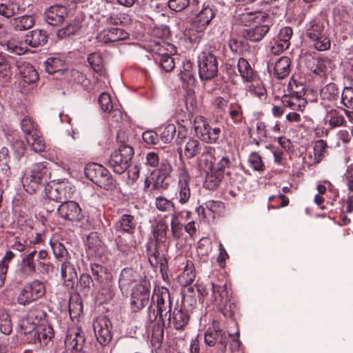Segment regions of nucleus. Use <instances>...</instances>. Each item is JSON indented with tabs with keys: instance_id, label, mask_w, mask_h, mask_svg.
<instances>
[{
	"instance_id": "f257e3e1",
	"label": "nucleus",
	"mask_w": 353,
	"mask_h": 353,
	"mask_svg": "<svg viewBox=\"0 0 353 353\" xmlns=\"http://www.w3.org/2000/svg\"><path fill=\"white\" fill-rule=\"evenodd\" d=\"M18 332L22 336V340L37 348L48 345L54 337V330L50 324L37 323V325H28L27 321L19 323Z\"/></svg>"
},
{
	"instance_id": "f03ea898",
	"label": "nucleus",
	"mask_w": 353,
	"mask_h": 353,
	"mask_svg": "<svg viewBox=\"0 0 353 353\" xmlns=\"http://www.w3.org/2000/svg\"><path fill=\"white\" fill-rule=\"evenodd\" d=\"M51 166L47 161L33 163L30 170L22 179L26 191L33 194L39 187L46 186L51 182Z\"/></svg>"
},
{
	"instance_id": "7ed1b4c3",
	"label": "nucleus",
	"mask_w": 353,
	"mask_h": 353,
	"mask_svg": "<svg viewBox=\"0 0 353 353\" xmlns=\"http://www.w3.org/2000/svg\"><path fill=\"white\" fill-rule=\"evenodd\" d=\"M156 296L157 310L152 309V303L148 308V320L150 323L154 322L159 317L163 326H165V319L172 309L170 290L165 287L159 288L158 291L152 296Z\"/></svg>"
},
{
	"instance_id": "20e7f679",
	"label": "nucleus",
	"mask_w": 353,
	"mask_h": 353,
	"mask_svg": "<svg viewBox=\"0 0 353 353\" xmlns=\"http://www.w3.org/2000/svg\"><path fill=\"white\" fill-rule=\"evenodd\" d=\"M86 177L93 183L108 191L117 188V181L110 171L103 165L97 163H88L85 168Z\"/></svg>"
},
{
	"instance_id": "39448f33",
	"label": "nucleus",
	"mask_w": 353,
	"mask_h": 353,
	"mask_svg": "<svg viewBox=\"0 0 353 353\" xmlns=\"http://www.w3.org/2000/svg\"><path fill=\"white\" fill-rule=\"evenodd\" d=\"M134 155L133 148H116L105 164L116 174H121L130 166Z\"/></svg>"
},
{
	"instance_id": "423d86ee",
	"label": "nucleus",
	"mask_w": 353,
	"mask_h": 353,
	"mask_svg": "<svg viewBox=\"0 0 353 353\" xmlns=\"http://www.w3.org/2000/svg\"><path fill=\"white\" fill-rule=\"evenodd\" d=\"M46 293L45 283L41 280L34 279L21 288L17 301L19 305L26 306L44 296Z\"/></svg>"
},
{
	"instance_id": "0eeeda50",
	"label": "nucleus",
	"mask_w": 353,
	"mask_h": 353,
	"mask_svg": "<svg viewBox=\"0 0 353 353\" xmlns=\"http://www.w3.org/2000/svg\"><path fill=\"white\" fill-rule=\"evenodd\" d=\"M199 75L202 81H209L217 76L219 63L212 52H202L198 59Z\"/></svg>"
},
{
	"instance_id": "6e6552de",
	"label": "nucleus",
	"mask_w": 353,
	"mask_h": 353,
	"mask_svg": "<svg viewBox=\"0 0 353 353\" xmlns=\"http://www.w3.org/2000/svg\"><path fill=\"white\" fill-rule=\"evenodd\" d=\"M216 11L214 5L200 1V8L198 9L196 7L195 11L191 12L194 15L192 26L199 32L205 30L215 17Z\"/></svg>"
},
{
	"instance_id": "1a4fd4ad",
	"label": "nucleus",
	"mask_w": 353,
	"mask_h": 353,
	"mask_svg": "<svg viewBox=\"0 0 353 353\" xmlns=\"http://www.w3.org/2000/svg\"><path fill=\"white\" fill-rule=\"evenodd\" d=\"M191 312L183 305H176L165 319L164 327L184 331L189 325Z\"/></svg>"
},
{
	"instance_id": "9d476101",
	"label": "nucleus",
	"mask_w": 353,
	"mask_h": 353,
	"mask_svg": "<svg viewBox=\"0 0 353 353\" xmlns=\"http://www.w3.org/2000/svg\"><path fill=\"white\" fill-rule=\"evenodd\" d=\"M71 190L72 188L68 181L56 182L54 179H52L44 188L46 195L49 201L60 203L71 198Z\"/></svg>"
},
{
	"instance_id": "9b49d317",
	"label": "nucleus",
	"mask_w": 353,
	"mask_h": 353,
	"mask_svg": "<svg viewBox=\"0 0 353 353\" xmlns=\"http://www.w3.org/2000/svg\"><path fill=\"white\" fill-rule=\"evenodd\" d=\"M150 296V283L144 281L136 285L132 289L130 307L132 312H138L148 305Z\"/></svg>"
},
{
	"instance_id": "f8f14e48",
	"label": "nucleus",
	"mask_w": 353,
	"mask_h": 353,
	"mask_svg": "<svg viewBox=\"0 0 353 353\" xmlns=\"http://www.w3.org/2000/svg\"><path fill=\"white\" fill-rule=\"evenodd\" d=\"M59 216L65 221L78 223L85 219V215L79 205L74 201L66 200L57 208Z\"/></svg>"
},
{
	"instance_id": "ddd939ff",
	"label": "nucleus",
	"mask_w": 353,
	"mask_h": 353,
	"mask_svg": "<svg viewBox=\"0 0 353 353\" xmlns=\"http://www.w3.org/2000/svg\"><path fill=\"white\" fill-rule=\"evenodd\" d=\"M194 121L198 125L194 127L195 132L199 139L208 143H215L219 139L221 130L219 127H212L203 117L196 118Z\"/></svg>"
},
{
	"instance_id": "4468645a",
	"label": "nucleus",
	"mask_w": 353,
	"mask_h": 353,
	"mask_svg": "<svg viewBox=\"0 0 353 353\" xmlns=\"http://www.w3.org/2000/svg\"><path fill=\"white\" fill-rule=\"evenodd\" d=\"M37 250H34L28 254H24L19 265L18 275L26 280L36 274H39V267L35 260Z\"/></svg>"
},
{
	"instance_id": "2eb2a0df",
	"label": "nucleus",
	"mask_w": 353,
	"mask_h": 353,
	"mask_svg": "<svg viewBox=\"0 0 353 353\" xmlns=\"http://www.w3.org/2000/svg\"><path fill=\"white\" fill-rule=\"evenodd\" d=\"M147 50L151 54L154 61L174 54L176 47L163 39L151 40L147 46Z\"/></svg>"
},
{
	"instance_id": "dca6fc26",
	"label": "nucleus",
	"mask_w": 353,
	"mask_h": 353,
	"mask_svg": "<svg viewBox=\"0 0 353 353\" xmlns=\"http://www.w3.org/2000/svg\"><path fill=\"white\" fill-rule=\"evenodd\" d=\"M153 242L151 239L146 244V254L148 257V261L154 268H160V270L163 274V272L168 268V262L164 254H161L159 250V245Z\"/></svg>"
},
{
	"instance_id": "f3484780",
	"label": "nucleus",
	"mask_w": 353,
	"mask_h": 353,
	"mask_svg": "<svg viewBox=\"0 0 353 353\" xmlns=\"http://www.w3.org/2000/svg\"><path fill=\"white\" fill-rule=\"evenodd\" d=\"M97 340L101 345H105L112 340V323L107 316L97 319L93 324Z\"/></svg>"
},
{
	"instance_id": "a211bd4d",
	"label": "nucleus",
	"mask_w": 353,
	"mask_h": 353,
	"mask_svg": "<svg viewBox=\"0 0 353 353\" xmlns=\"http://www.w3.org/2000/svg\"><path fill=\"white\" fill-rule=\"evenodd\" d=\"M211 281L212 298L218 306L220 303H226L231 295L228 288V281L223 276Z\"/></svg>"
},
{
	"instance_id": "6ab92c4d",
	"label": "nucleus",
	"mask_w": 353,
	"mask_h": 353,
	"mask_svg": "<svg viewBox=\"0 0 353 353\" xmlns=\"http://www.w3.org/2000/svg\"><path fill=\"white\" fill-rule=\"evenodd\" d=\"M85 342V333L81 327L74 326L69 328L65 339L66 346L77 351V353L83 352Z\"/></svg>"
},
{
	"instance_id": "aec40b11",
	"label": "nucleus",
	"mask_w": 353,
	"mask_h": 353,
	"mask_svg": "<svg viewBox=\"0 0 353 353\" xmlns=\"http://www.w3.org/2000/svg\"><path fill=\"white\" fill-rule=\"evenodd\" d=\"M137 220L130 214H121L114 224L117 233L127 234L133 236L137 227Z\"/></svg>"
},
{
	"instance_id": "412c9836",
	"label": "nucleus",
	"mask_w": 353,
	"mask_h": 353,
	"mask_svg": "<svg viewBox=\"0 0 353 353\" xmlns=\"http://www.w3.org/2000/svg\"><path fill=\"white\" fill-rule=\"evenodd\" d=\"M232 334L230 332H217L214 330H207L205 332V343L209 346H214L215 344L219 345V350L222 353H225L227 350L228 343Z\"/></svg>"
},
{
	"instance_id": "4be33fe9",
	"label": "nucleus",
	"mask_w": 353,
	"mask_h": 353,
	"mask_svg": "<svg viewBox=\"0 0 353 353\" xmlns=\"http://www.w3.org/2000/svg\"><path fill=\"white\" fill-rule=\"evenodd\" d=\"M68 8L66 6L55 4L49 7L45 12L46 21L52 26H58L63 22L68 15Z\"/></svg>"
},
{
	"instance_id": "5701e85b",
	"label": "nucleus",
	"mask_w": 353,
	"mask_h": 353,
	"mask_svg": "<svg viewBox=\"0 0 353 353\" xmlns=\"http://www.w3.org/2000/svg\"><path fill=\"white\" fill-rule=\"evenodd\" d=\"M129 37L130 34L128 32L119 28L104 29L97 36L99 41L105 43L126 40Z\"/></svg>"
},
{
	"instance_id": "b1692460",
	"label": "nucleus",
	"mask_w": 353,
	"mask_h": 353,
	"mask_svg": "<svg viewBox=\"0 0 353 353\" xmlns=\"http://www.w3.org/2000/svg\"><path fill=\"white\" fill-rule=\"evenodd\" d=\"M24 11L25 8L21 7L19 0H3L0 3V16L6 19L10 20Z\"/></svg>"
},
{
	"instance_id": "393cba45",
	"label": "nucleus",
	"mask_w": 353,
	"mask_h": 353,
	"mask_svg": "<svg viewBox=\"0 0 353 353\" xmlns=\"http://www.w3.org/2000/svg\"><path fill=\"white\" fill-rule=\"evenodd\" d=\"M270 31L268 24H256L253 28L243 29L241 31V36L246 40L251 42H259Z\"/></svg>"
},
{
	"instance_id": "a878e982",
	"label": "nucleus",
	"mask_w": 353,
	"mask_h": 353,
	"mask_svg": "<svg viewBox=\"0 0 353 353\" xmlns=\"http://www.w3.org/2000/svg\"><path fill=\"white\" fill-rule=\"evenodd\" d=\"M35 24V17L32 14H23L14 17L9 21L10 28L15 32H22L32 28Z\"/></svg>"
},
{
	"instance_id": "bb28decb",
	"label": "nucleus",
	"mask_w": 353,
	"mask_h": 353,
	"mask_svg": "<svg viewBox=\"0 0 353 353\" xmlns=\"http://www.w3.org/2000/svg\"><path fill=\"white\" fill-rule=\"evenodd\" d=\"M211 150V146L203 145L198 139L189 138L184 147V154L188 159H191Z\"/></svg>"
},
{
	"instance_id": "cd10ccee",
	"label": "nucleus",
	"mask_w": 353,
	"mask_h": 353,
	"mask_svg": "<svg viewBox=\"0 0 353 353\" xmlns=\"http://www.w3.org/2000/svg\"><path fill=\"white\" fill-rule=\"evenodd\" d=\"M157 167L159 175L153 185V188L165 189L168 184L165 183V180L170 176L172 172V166L168 159L161 158Z\"/></svg>"
},
{
	"instance_id": "c85d7f7f",
	"label": "nucleus",
	"mask_w": 353,
	"mask_h": 353,
	"mask_svg": "<svg viewBox=\"0 0 353 353\" xmlns=\"http://www.w3.org/2000/svg\"><path fill=\"white\" fill-rule=\"evenodd\" d=\"M61 276L67 288L73 289L77 284V273L74 265L70 262H62L61 265Z\"/></svg>"
},
{
	"instance_id": "c756f323",
	"label": "nucleus",
	"mask_w": 353,
	"mask_h": 353,
	"mask_svg": "<svg viewBox=\"0 0 353 353\" xmlns=\"http://www.w3.org/2000/svg\"><path fill=\"white\" fill-rule=\"evenodd\" d=\"M190 175L187 172H183L179 175L178 181L179 190L176 199H178L181 204L188 203L190 198Z\"/></svg>"
},
{
	"instance_id": "7c9ffc66",
	"label": "nucleus",
	"mask_w": 353,
	"mask_h": 353,
	"mask_svg": "<svg viewBox=\"0 0 353 353\" xmlns=\"http://www.w3.org/2000/svg\"><path fill=\"white\" fill-rule=\"evenodd\" d=\"M293 34L291 27H284L280 30L274 45L272 49L274 52H279L287 50L290 46V39Z\"/></svg>"
},
{
	"instance_id": "2f4dec72",
	"label": "nucleus",
	"mask_w": 353,
	"mask_h": 353,
	"mask_svg": "<svg viewBox=\"0 0 353 353\" xmlns=\"http://www.w3.org/2000/svg\"><path fill=\"white\" fill-rule=\"evenodd\" d=\"M17 65L23 80L27 83H33L39 79L34 67L27 61H17Z\"/></svg>"
},
{
	"instance_id": "473e14b6",
	"label": "nucleus",
	"mask_w": 353,
	"mask_h": 353,
	"mask_svg": "<svg viewBox=\"0 0 353 353\" xmlns=\"http://www.w3.org/2000/svg\"><path fill=\"white\" fill-rule=\"evenodd\" d=\"M192 65L190 61H186L183 63L182 68L178 74L183 87L194 86L196 83Z\"/></svg>"
},
{
	"instance_id": "72a5a7b5",
	"label": "nucleus",
	"mask_w": 353,
	"mask_h": 353,
	"mask_svg": "<svg viewBox=\"0 0 353 353\" xmlns=\"http://www.w3.org/2000/svg\"><path fill=\"white\" fill-rule=\"evenodd\" d=\"M268 19H269L268 14L261 11L244 12L239 15V21L245 26H250L253 23H265Z\"/></svg>"
},
{
	"instance_id": "f704fd0d",
	"label": "nucleus",
	"mask_w": 353,
	"mask_h": 353,
	"mask_svg": "<svg viewBox=\"0 0 353 353\" xmlns=\"http://www.w3.org/2000/svg\"><path fill=\"white\" fill-rule=\"evenodd\" d=\"M47 41L48 35L46 32L40 29L29 32L24 39L25 43L32 48L44 46Z\"/></svg>"
},
{
	"instance_id": "c9c22d12",
	"label": "nucleus",
	"mask_w": 353,
	"mask_h": 353,
	"mask_svg": "<svg viewBox=\"0 0 353 353\" xmlns=\"http://www.w3.org/2000/svg\"><path fill=\"white\" fill-rule=\"evenodd\" d=\"M47 316V313L39 307H32L28 312L26 316L22 318L19 323L22 321H27L28 325H37V323H47L45 319Z\"/></svg>"
},
{
	"instance_id": "e433bc0d",
	"label": "nucleus",
	"mask_w": 353,
	"mask_h": 353,
	"mask_svg": "<svg viewBox=\"0 0 353 353\" xmlns=\"http://www.w3.org/2000/svg\"><path fill=\"white\" fill-rule=\"evenodd\" d=\"M85 245L87 252L90 255L99 256L104 251L103 241L94 233H91L88 236Z\"/></svg>"
},
{
	"instance_id": "4c0bfd02",
	"label": "nucleus",
	"mask_w": 353,
	"mask_h": 353,
	"mask_svg": "<svg viewBox=\"0 0 353 353\" xmlns=\"http://www.w3.org/2000/svg\"><path fill=\"white\" fill-rule=\"evenodd\" d=\"M291 60L288 57H281L275 63L274 67V76L278 79H283L287 77L290 72Z\"/></svg>"
},
{
	"instance_id": "58836bf2",
	"label": "nucleus",
	"mask_w": 353,
	"mask_h": 353,
	"mask_svg": "<svg viewBox=\"0 0 353 353\" xmlns=\"http://www.w3.org/2000/svg\"><path fill=\"white\" fill-rule=\"evenodd\" d=\"M46 71L50 74H54L59 72H63L68 68L66 61L59 57H51L44 62Z\"/></svg>"
},
{
	"instance_id": "ea45409f",
	"label": "nucleus",
	"mask_w": 353,
	"mask_h": 353,
	"mask_svg": "<svg viewBox=\"0 0 353 353\" xmlns=\"http://www.w3.org/2000/svg\"><path fill=\"white\" fill-rule=\"evenodd\" d=\"M95 292L99 294L104 301H108L113 299L115 295V285H114L112 277L108 279L99 283V285H95Z\"/></svg>"
},
{
	"instance_id": "a19ab883",
	"label": "nucleus",
	"mask_w": 353,
	"mask_h": 353,
	"mask_svg": "<svg viewBox=\"0 0 353 353\" xmlns=\"http://www.w3.org/2000/svg\"><path fill=\"white\" fill-rule=\"evenodd\" d=\"M327 31L323 22L319 19H313L305 26V36L312 40Z\"/></svg>"
},
{
	"instance_id": "79ce46f5",
	"label": "nucleus",
	"mask_w": 353,
	"mask_h": 353,
	"mask_svg": "<svg viewBox=\"0 0 353 353\" xmlns=\"http://www.w3.org/2000/svg\"><path fill=\"white\" fill-rule=\"evenodd\" d=\"M35 260L39 267V274L45 276L49 274L53 267L49 261L48 252L46 250L37 251Z\"/></svg>"
},
{
	"instance_id": "37998d69",
	"label": "nucleus",
	"mask_w": 353,
	"mask_h": 353,
	"mask_svg": "<svg viewBox=\"0 0 353 353\" xmlns=\"http://www.w3.org/2000/svg\"><path fill=\"white\" fill-rule=\"evenodd\" d=\"M90 270L94 281V285H99V283L108 279H111L112 274L108 272L106 267L97 263H90Z\"/></svg>"
},
{
	"instance_id": "c03bdc74",
	"label": "nucleus",
	"mask_w": 353,
	"mask_h": 353,
	"mask_svg": "<svg viewBox=\"0 0 353 353\" xmlns=\"http://www.w3.org/2000/svg\"><path fill=\"white\" fill-rule=\"evenodd\" d=\"M238 71L243 80L245 82L253 81L256 72L252 68L250 63L244 58H240L237 63Z\"/></svg>"
},
{
	"instance_id": "a18cd8bd",
	"label": "nucleus",
	"mask_w": 353,
	"mask_h": 353,
	"mask_svg": "<svg viewBox=\"0 0 353 353\" xmlns=\"http://www.w3.org/2000/svg\"><path fill=\"white\" fill-rule=\"evenodd\" d=\"M211 151L200 154L198 159V166L199 169L204 172L214 169V158L215 148L211 146Z\"/></svg>"
},
{
	"instance_id": "49530a36",
	"label": "nucleus",
	"mask_w": 353,
	"mask_h": 353,
	"mask_svg": "<svg viewBox=\"0 0 353 353\" xmlns=\"http://www.w3.org/2000/svg\"><path fill=\"white\" fill-rule=\"evenodd\" d=\"M168 225L165 220H159L152 227L153 242L163 243L167 239Z\"/></svg>"
},
{
	"instance_id": "de8ad7c7",
	"label": "nucleus",
	"mask_w": 353,
	"mask_h": 353,
	"mask_svg": "<svg viewBox=\"0 0 353 353\" xmlns=\"http://www.w3.org/2000/svg\"><path fill=\"white\" fill-rule=\"evenodd\" d=\"M281 103L283 106L288 107L294 111H303V108L307 103L304 99H298L291 94H283L281 97Z\"/></svg>"
},
{
	"instance_id": "09e8293b",
	"label": "nucleus",
	"mask_w": 353,
	"mask_h": 353,
	"mask_svg": "<svg viewBox=\"0 0 353 353\" xmlns=\"http://www.w3.org/2000/svg\"><path fill=\"white\" fill-rule=\"evenodd\" d=\"M168 7L175 11L181 12L188 6L190 7L191 12L195 11V8H200V1L199 0H169L168 3Z\"/></svg>"
},
{
	"instance_id": "8fccbe9b",
	"label": "nucleus",
	"mask_w": 353,
	"mask_h": 353,
	"mask_svg": "<svg viewBox=\"0 0 353 353\" xmlns=\"http://www.w3.org/2000/svg\"><path fill=\"white\" fill-rule=\"evenodd\" d=\"M228 121H230L236 125L241 124L243 120L245 119L243 116V108L241 105L237 102L230 103L228 106Z\"/></svg>"
},
{
	"instance_id": "3c124183",
	"label": "nucleus",
	"mask_w": 353,
	"mask_h": 353,
	"mask_svg": "<svg viewBox=\"0 0 353 353\" xmlns=\"http://www.w3.org/2000/svg\"><path fill=\"white\" fill-rule=\"evenodd\" d=\"M205 176L203 187L210 190L216 189L219 186L223 176L214 170V169L205 172Z\"/></svg>"
},
{
	"instance_id": "603ef678",
	"label": "nucleus",
	"mask_w": 353,
	"mask_h": 353,
	"mask_svg": "<svg viewBox=\"0 0 353 353\" xmlns=\"http://www.w3.org/2000/svg\"><path fill=\"white\" fill-rule=\"evenodd\" d=\"M320 95L324 100L334 101L339 98L340 90L336 83H329L321 88Z\"/></svg>"
},
{
	"instance_id": "864d4df0",
	"label": "nucleus",
	"mask_w": 353,
	"mask_h": 353,
	"mask_svg": "<svg viewBox=\"0 0 353 353\" xmlns=\"http://www.w3.org/2000/svg\"><path fill=\"white\" fill-rule=\"evenodd\" d=\"M325 119L331 128L345 126L347 123L344 116L336 109H331L327 111Z\"/></svg>"
},
{
	"instance_id": "5fc2aeb1",
	"label": "nucleus",
	"mask_w": 353,
	"mask_h": 353,
	"mask_svg": "<svg viewBox=\"0 0 353 353\" xmlns=\"http://www.w3.org/2000/svg\"><path fill=\"white\" fill-rule=\"evenodd\" d=\"M288 89L289 94L296 97L298 99H303L305 94V85L294 79V77L290 78Z\"/></svg>"
},
{
	"instance_id": "6e6d98bb",
	"label": "nucleus",
	"mask_w": 353,
	"mask_h": 353,
	"mask_svg": "<svg viewBox=\"0 0 353 353\" xmlns=\"http://www.w3.org/2000/svg\"><path fill=\"white\" fill-rule=\"evenodd\" d=\"M310 41L313 43L314 48L318 51L327 50L331 46V41L327 31Z\"/></svg>"
},
{
	"instance_id": "4d7b16f0",
	"label": "nucleus",
	"mask_w": 353,
	"mask_h": 353,
	"mask_svg": "<svg viewBox=\"0 0 353 353\" xmlns=\"http://www.w3.org/2000/svg\"><path fill=\"white\" fill-rule=\"evenodd\" d=\"M27 143L31 146L32 150L41 152L45 150L46 144L43 139L39 135V132L32 136L26 137Z\"/></svg>"
},
{
	"instance_id": "13d9d810",
	"label": "nucleus",
	"mask_w": 353,
	"mask_h": 353,
	"mask_svg": "<svg viewBox=\"0 0 353 353\" xmlns=\"http://www.w3.org/2000/svg\"><path fill=\"white\" fill-rule=\"evenodd\" d=\"M12 331V325L10 315L3 308H0V332L6 335H9Z\"/></svg>"
},
{
	"instance_id": "bf43d9fd",
	"label": "nucleus",
	"mask_w": 353,
	"mask_h": 353,
	"mask_svg": "<svg viewBox=\"0 0 353 353\" xmlns=\"http://www.w3.org/2000/svg\"><path fill=\"white\" fill-rule=\"evenodd\" d=\"M87 61L97 73L101 74L103 71V64L102 57L99 52L89 54Z\"/></svg>"
},
{
	"instance_id": "052dcab7",
	"label": "nucleus",
	"mask_w": 353,
	"mask_h": 353,
	"mask_svg": "<svg viewBox=\"0 0 353 353\" xmlns=\"http://www.w3.org/2000/svg\"><path fill=\"white\" fill-rule=\"evenodd\" d=\"M54 257L60 261H68L69 253L64 245L59 242H50Z\"/></svg>"
},
{
	"instance_id": "680f3d73",
	"label": "nucleus",
	"mask_w": 353,
	"mask_h": 353,
	"mask_svg": "<svg viewBox=\"0 0 353 353\" xmlns=\"http://www.w3.org/2000/svg\"><path fill=\"white\" fill-rule=\"evenodd\" d=\"M171 234L174 240H179L183 235V225L179 221L177 215L174 213L172 214L170 223Z\"/></svg>"
},
{
	"instance_id": "e2e57ef3",
	"label": "nucleus",
	"mask_w": 353,
	"mask_h": 353,
	"mask_svg": "<svg viewBox=\"0 0 353 353\" xmlns=\"http://www.w3.org/2000/svg\"><path fill=\"white\" fill-rule=\"evenodd\" d=\"M327 144L323 139L317 140L314 145V163H319L325 157L327 152Z\"/></svg>"
},
{
	"instance_id": "0e129e2a",
	"label": "nucleus",
	"mask_w": 353,
	"mask_h": 353,
	"mask_svg": "<svg viewBox=\"0 0 353 353\" xmlns=\"http://www.w3.org/2000/svg\"><path fill=\"white\" fill-rule=\"evenodd\" d=\"M232 167V161L228 157H223L216 163H214V170L224 176V174L230 176L231 168Z\"/></svg>"
},
{
	"instance_id": "69168bd1",
	"label": "nucleus",
	"mask_w": 353,
	"mask_h": 353,
	"mask_svg": "<svg viewBox=\"0 0 353 353\" xmlns=\"http://www.w3.org/2000/svg\"><path fill=\"white\" fill-rule=\"evenodd\" d=\"M218 307L224 316L230 319H232L238 310L236 304L232 300V296L226 303H220Z\"/></svg>"
},
{
	"instance_id": "338daca9",
	"label": "nucleus",
	"mask_w": 353,
	"mask_h": 353,
	"mask_svg": "<svg viewBox=\"0 0 353 353\" xmlns=\"http://www.w3.org/2000/svg\"><path fill=\"white\" fill-rule=\"evenodd\" d=\"M123 234L119 233L115 239V242L117 249L123 253H128L133 246L134 241L130 238H125L122 235Z\"/></svg>"
},
{
	"instance_id": "774afa93",
	"label": "nucleus",
	"mask_w": 353,
	"mask_h": 353,
	"mask_svg": "<svg viewBox=\"0 0 353 353\" xmlns=\"http://www.w3.org/2000/svg\"><path fill=\"white\" fill-rule=\"evenodd\" d=\"M341 103L348 109L353 110V88L346 86L341 94Z\"/></svg>"
}]
</instances>
